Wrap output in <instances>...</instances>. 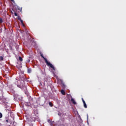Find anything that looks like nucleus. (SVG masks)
<instances>
[{
    "label": "nucleus",
    "instance_id": "8",
    "mask_svg": "<svg viewBox=\"0 0 126 126\" xmlns=\"http://www.w3.org/2000/svg\"><path fill=\"white\" fill-rule=\"evenodd\" d=\"M19 60L20 62H22V61H23V59H22V57H19Z\"/></svg>",
    "mask_w": 126,
    "mask_h": 126
},
{
    "label": "nucleus",
    "instance_id": "17",
    "mask_svg": "<svg viewBox=\"0 0 126 126\" xmlns=\"http://www.w3.org/2000/svg\"><path fill=\"white\" fill-rule=\"evenodd\" d=\"M82 100L83 103H85V101L84 100V99H83V98H82Z\"/></svg>",
    "mask_w": 126,
    "mask_h": 126
},
{
    "label": "nucleus",
    "instance_id": "9",
    "mask_svg": "<svg viewBox=\"0 0 126 126\" xmlns=\"http://www.w3.org/2000/svg\"><path fill=\"white\" fill-rule=\"evenodd\" d=\"M84 104V108H87V105H86V102H85V103H83Z\"/></svg>",
    "mask_w": 126,
    "mask_h": 126
},
{
    "label": "nucleus",
    "instance_id": "3",
    "mask_svg": "<svg viewBox=\"0 0 126 126\" xmlns=\"http://www.w3.org/2000/svg\"><path fill=\"white\" fill-rule=\"evenodd\" d=\"M30 41L31 43L32 44V43H33V42H35V40H34V38L32 37L30 39Z\"/></svg>",
    "mask_w": 126,
    "mask_h": 126
},
{
    "label": "nucleus",
    "instance_id": "21",
    "mask_svg": "<svg viewBox=\"0 0 126 126\" xmlns=\"http://www.w3.org/2000/svg\"><path fill=\"white\" fill-rule=\"evenodd\" d=\"M50 126H53V123H52V122H51V123H50Z\"/></svg>",
    "mask_w": 126,
    "mask_h": 126
},
{
    "label": "nucleus",
    "instance_id": "18",
    "mask_svg": "<svg viewBox=\"0 0 126 126\" xmlns=\"http://www.w3.org/2000/svg\"><path fill=\"white\" fill-rule=\"evenodd\" d=\"M14 15H15V16H18V14H17L16 12L14 13Z\"/></svg>",
    "mask_w": 126,
    "mask_h": 126
},
{
    "label": "nucleus",
    "instance_id": "10",
    "mask_svg": "<svg viewBox=\"0 0 126 126\" xmlns=\"http://www.w3.org/2000/svg\"><path fill=\"white\" fill-rule=\"evenodd\" d=\"M49 105H50V107H53V103H52V102H49Z\"/></svg>",
    "mask_w": 126,
    "mask_h": 126
},
{
    "label": "nucleus",
    "instance_id": "20",
    "mask_svg": "<svg viewBox=\"0 0 126 126\" xmlns=\"http://www.w3.org/2000/svg\"><path fill=\"white\" fill-rule=\"evenodd\" d=\"M47 121H48V123H51V120H48Z\"/></svg>",
    "mask_w": 126,
    "mask_h": 126
},
{
    "label": "nucleus",
    "instance_id": "12",
    "mask_svg": "<svg viewBox=\"0 0 126 126\" xmlns=\"http://www.w3.org/2000/svg\"><path fill=\"white\" fill-rule=\"evenodd\" d=\"M0 61H3V57L2 56H0Z\"/></svg>",
    "mask_w": 126,
    "mask_h": 126
},
{
    "label": "nucleus",
    "instance_id": "19",
    "mask_svg": "<svg viewBox=\"0 0 126 126\" xmlns=\"http://www.w3.org/2000/svg\"><path fill=\"white\" fill-rule=\"evenodd\" d=\"M11 1H12V2H13V3H15V1H14V0H10Z\"/></svg>",
    "mask_w": 126,
    "mask_h": 126
},
{
    "label": "nucleus",
    "instance_id": "13",
    "mask_svg": "<svg viewBox=\"0 0 126 126\" xmlns=\"http://www.w3.org/2000/svg\"><path fill=\"white\" fill-rule=\"evenodd\" d=\"M3 21H2V18H0V23H2Z\"/></svg>",
    "mask_w": 126,
    "mask_h": 126
},
{
    "label": "nucleus",
    "instance_id": "5",
    "mask_svg": "<svg viewBox=\"0 0 126 126\" xmlns=\"http://www.w3.org/2000/svg\"><path fill=\"white\" fill-rule=\"evenodd\" d=\"M20 22H21V23L22 25L24 27H25V25H24V23H23V20H20Z\"/></svg>",
    "mask_w": 126,
    "mask_h": 126
},
{
    "label": "nucleus",
    "instance_id": "11",
    "mask_svg": "<svg viewBox=\"0 0 126 126\" xmlns=\"http://www.w3.org/2000/svg\"><path fill=\"white\" fill-rule=\"evenodd\" d=\"M28 73H31V69H28Z\"/></svg>",
    "mask_w": 126,
    "mask_h": 126
},
{
    "label": "nucleus",
    "instance_id": "7",
    "mask_svg": "<svg viewBox=\"0 0 126 126\" xmlns=\"http://www.w3.org/2000/svg\"><path fill=\"white\" fill-rule=\"evenodd\" d=\"M17 9L18 10H20V11H21V10H22V8H20L19 6H17Z\"/></svg>",
    "mask_w": 126,
    "mask_h": 126
},
{
    "label": "nucleus",
    "instance_id": "23",
    "mask_svg": "<svg viewBox=\"0 0 126 126\" xmlns=\"http://www.w3.org/2000/svg\"><path fill=\"white\" fill-rule=\"evenodd\" d=\"M6 123H8V120H6Z\"/></svg>",
    "mask_w": 126,
    "mask_h": 126
},
{
    "label": "nucleus",
    "instance_id": "22",
    "mask_svg": "<svg viewBox=\"0 0 126 126\" xmlns=\"http://www.w3.org/2000/svg\"><path fill=\"white\" fill-rule=\"evenodd\" d=\"M27 63H29V62H30V60H28L27 61Z\"/></svg>",
    "mask_w": 126,
    "mask_h": 126
},
{
    "label": "nucleus",
    "instance_id": "4",
    "mask_svg": "<svg viewBox=\"0 0 126 126\" xmlns=\"http://www.w3.org/2000/svg\"><path fill=\"white\" fill-rule=\"evenodd\" d=\"M61 93L63 95H65V92L63 90H61Z\"/></svg>",
    "mask_w": 126,
    "mask_h": 126
},
{
    "label": "nucleus",
    "instance_id": "14",
    "mask_svg": "<svg viewBox=\"0 0 126 126\" xmlns=\"http://www.w3.org/2000/svg\"><path fill=\"white\" fill-rule=\"evenodd\" d=\"M26 106H30V105H31V104L30 103V102L27 103L26 104Z\"/></svg>",
    "mask_w": 126,
    "mask_h": 126
},
{
    "label": "nucleus",
    "instance_id": "15",
    "mask_svg": "<svg viewBox=\"0 0 126 126\" xmlns=\"http://www.w3.org/2000/svg\"><path fill=\"white\" fill-rule=\"evenodd\" d=\"M18 20H21V18L20 17V16H18Z\"/></svg>",
    "mask_w": 126,
    "mask_h": 126
},
{
    "label": "nucleus",
    "instance_id": "16",
    "mask_svg": "<svg viewBox=\"0 0 126 126\" xmlns=\"http://www.w3.org/2000/svg\"><path fill=\"white\" fill-rule=\"evenodd\" d=\"M1 118H2V114L0 113V119H1Z\"/></svg>",
    "mask_w": 126,
    "mask_h": 126
},
{
    "label": "nucleus",
    "instance_id": "2",
    "mask_svg": "<svg viewBox=\"0 0 126 126\" xmlns=\"http://www.w3.org/2000/svg\"><path fill=\"white\" fill-rule=\"evenodd\" d=\"M71 102L74 105H76V102H75V100H74V99H73L72 97L71 98Z\"/></svg>",
    "mask_w": 126,
    "mask_h": 126
},
{
    "label": "nucleus",
    "instance_id": "6",
    "mask_svg": "<svg viewBox=\"0 0 126 126\" xmlns=\"http://www.w3.org/2000/svg\"><path fill=\"white\" fill-rule=\"evenodd\" d=\"M32 45L33 46V47H35V46H36L35 41H33L32 43Z\"/></svg>",
    "mask_w": 126,
    "mask_h": 126
},
{
    "label": "nucleus",
    "instance_id": "1",
    "mask_svg": "<svg viewBox=\"0 0 126 126\" xmlns=\"http://www.w3.org/2000/svg\"><path fill=\"white\" fill-rule=\"evenodd\" d=\"M40 56L42 58H43L44 60L45 61V63H46L48 66H50V67L52 68L53 70H56V68H55V67H54V66L53 65V64H52V63L48 62V60L45 58L44 57V55L43 54H40Z\"/></svg>",
    "mask_w": 126,
    "mask_h": 126
}]
</instances>
